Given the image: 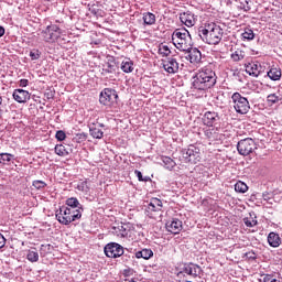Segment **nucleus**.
I'll list each match as a JSON object with an SVG mask.
<instances>
[{"label":"nucleus","instance_id":"1","mask_svg":"<svg viewBox=\"0 0 282 282\" xmlns=\"http://www.w3.org/2000/svg\"><path fill=\"white\" fill-rule=\"evenodd\" d=\"M217 83V75L210 67L202 68L196 76L193 77V87L199 91H206L210 87H215Z\"/></svg>","mask_w":282,"mask_h":282},{"label":"nucleus","instance_id":"2","mask_svg":"<svg viewBox=\"0 0 282 282\" xmlns=\"http://www.w3.org/2000/svg\"><path fill=\"white\" fill-rule=\"evenodd\" d=\"M198 34L207 45H219L224 39V29L216 23H208L198 30Z\"/></svg>","mask_w":282,"mask_h":282},{"label":"nucleus","instance_id":"3","mask_svg":"<svg viewBox=\"0 0 282 282\" xmlns=\"http://www.w3.org/2000/svg\"><path fill=\"white\" fill-rule=\"evenodd\" d=\"M172 42L180 52H188L193 47V37L186 29H176L172 33Z\"/></svg>","mask_w":282,"mask_h":282},{"label":"nucleus","instance_id":"4","mask_svg":"<svg viewBox=\"0 0 282 282\" xmlns=\"http://www.w3.org/2000/svg\"><path fill=\"white\" fill-rule=\"evenodd\" d=\"M55 217L62 226H69V224L80 219V212H73L65 206H62L59 207V210L56 212Z\"/></svg>","mask_w":282,"mask_h":282},{"label":"nucleus","instance_id":"5","mask_svg":"<svg viewBox=\"0 0 282 282\" xmlns=\"http://www.w3.org/2000/svg\"><path fill=\"white\" fill-rule=\"evenodd\" d=\"M231 101L237 113L245 116V113L250 111V101H248V98L241 96V94L234 93L231 96Z\"/></svg>","mask_w":282,"mask_h":282},{"label":"nucleus","instance_id":"6","mask_svg":"<svg viewBox=\"0 0 282 282\" xmlns=\"http://www.w3.org/2000/svg\"><path fill=\"white\" fill-rule=\"evenodd\" d=\"M99 102L105 107H113L118 102V93L116 89L105 88L100 93Z\"/></svg>","mask_w":282,"mask_h":282},{"label":"nucleus","instance_id":"7","mask_svg":"<svg viewBox=\"0 0 282 282\" xmlns=\"http://www.w3.org/2000/svg\"><path fill=\"white\" fill-rule=\"evenodd\" d=\"M145 215L150 219H158L162 217V200L159 198H152L145 208Z\"/></svg>","mask_w":282,"mask_h":282},{"label":"nucleus","instance_id":"8","mask_svg":"<svg viewBox=\"0 0 282 282\" xmlns=\"http://www.w3.org/2000/svg\"><path fill=\"white\" fill-rule=\"evenodd\" d=\"M182 155L185 162H189L191 164H197V162L202 160V152L199 148L195 145H189L187 149H184Z\"/></svg>","mask_w":282,"mask_h":282},{"label":"nucleus","instance_id":"9","mask_svg":"<svg viewBox=\"0 0 282 282\" xmlns=\"http://www.w3.org/2000/svg\"><path fill=\"white\" fill-rule=\"evenodd\" d=\"M42 34L46 43H55V41L63 34V30L56 24H50Z\"/></svg>","mask_w":282,"mask_h":282},{"label":"nucleus","instance_id":"10","mask_svg":"<svg viewBox=\"0 0 282 282\" xmlns=\"http://www.w3.org/2000/svg\"><path fill=\"white\" fill-rule=\"evenodd\" d=\"M257 149V143L252 138L242 139L237 144V151L240 155H250Z\"/></svg>","mask_w":282,"mask_h":282},{"label":"nucleus","instance_id":"11","mask_svg":"<svg viewBox=\"0 0 282 282\" xmlns=\"http://www.w3.org/2000/svg\"><path fill=\"white\" fill-rule=\"evenodd\" d=\"M104 252L109 259H118L124 254V248L117 242H110L106 245Z\"/></svg>","mask_w":282,"mask_h":282},{"label":"nucleus","instance_id":"12","mask_svg":"<svg viewBox=\"0 0 282 282\" xmlns=\"http://www.w3.org/2000/svg\"><path fill=\"white\" fill-rule=\"evenodd\" d=\"M202 267L199 264L189 262L185 263L182 268L181 274H187V276H193L194 279H197L202 276Z\"/></svg>","mask_w":282,"mask_h":282},{"label":"nucleus","instance_id":"13","mask_svg":"<svg viewBox=\"0 0 282 282\" xmlns=\"http://www.w3.org/2000/svg\"><path fill=\"white\" fill-rule=\"evenodd\" d=\"M162 67L167 74H177L180 72V63L175 57L163 59Z\"/></svg>","mask_w":282,"mask_h":282},{"label":"nucleus","instance_id":"14","mask_svg":"<svg viewBox=\"0 0 282 282\" xmlns=\"http://www.w3.org/2000/svg\"><path fill=\"white\" fill-rule=\"evenodd\" d=\"M66 206L68 210H72L73 213H79V217H83V213L85 212V208L83 207V204L78 200L76 197H70L66 199Z\"/></svg>","mask_w":282,"mask_h":282},{"label":"nucleus","instance_id":"15","mask_svg":"<svg viewBox=\"0 0 282 282\" xmlns=\"http://www.w3.org/2000/svg\"><path fill=\"white\" fill-rule=\"evenodd\" d=\"M116 69H118V64L116 63V57L107 56L105 64L102 65L101 74L102 76H107V74H116Z\"/></svg>","mask_w":282,"mask_h":282},{"label":"nucleus","instance_id":"16","mask_svg":"<svg viewBox=\"0 0 282 282\" xmlns=\"http://www.w3.org/2000/svg\"><path fill=\"white\" fill-rule=\"evenodd\" d=\"M180 21L183 25H186V28H193L195 23H197V17L191 11H185L180 13Z\"/></svg>","mask_w":282,"mask_h":282},{"label":"nucleus","instance_id":"17","mask_svg":"<svg viewBox=\"0 0 282 282\" xmlns=\"http://www.w3.org/2000/svg\"><path fill=\"white\" fill-rule=\"evenodd\" d=\"M187 52V61H189V63H192L193 65H197L198 63H202V52L197 48V47H189L188 51H184Z\"/></svg>","mask_w":282,"mask_h":282},{"label":"nucleus","instance_id":"18","mask_svg":"<svg viewBox=\"0 0 282 282\" xmlns=\"http://www.w3.org/2000/svg\"><path fill=\"white\" fill-rule=\"evenodd\" d=\"M182 220L173 218L170 223H166V230L172 232V235H180L182 232Z\"/></svg>","mask_w":282,"mask_h":282},{"label":"nucleus","instance_id":"19","mask_svg":"<svg viewBox=\"0 0 282 282\" xmlns=\"http://www.w3.org/2000/svg\"><path fill=\"white\" fill-rule=\"evenodd\" d=\"M112 235L118 237V239H127V237H129V226L121 224L112 227Z\"/></svg>","mask_w":282,"mask_h":282},{"label":"nucleus","instance_id":"20","mask_svg":"<svg viewBox=\"0 0 282 282\" xmlns=\"http://www.w3.org/2000/svg\"><path fill=\"white\" fill-rule=\"evenodd\" d=\"M217 120H219V115L215 111H207L203 116V122L206 127H213Z\"/></svg>","mask_w":282,"mask_h":282},{"label":"nucleus","instance_id":"21","mask_svg":"<svg viewBox=\"0 0 282 282\" xmlns=\"http://www.w3.org/2000/svg\"><path fill=\"white\" fill-rule=\"evenodd\" d=\"M13 99L15 102L23 104L26 100H30V91L23 89H15L13 91Z\"/></svg>","mask_w":282,"mask_h":282},{"label":"nucleus","instance_id":"22","mask_svg":"<svg viewBox=\"0 0 282 282\" xmlns=\"http://www.w3.org/2000/svg\"><path fill=\"white\" fill-rule=\"evenodd\" d=\"M246 72L249 76L258 78V76L261 74V64L251 63L247 65Z\"/></svg>","mask_w":282,"mask_h":282},{"label":"nucleus","instance_id":"23","mask_svg":"<svg viewBox=\"0 0 282 282\" xmlns=\"http://www.w3.org/2000/svg\"><path fill=\"white\" fill-rule=\"evenodd\" d=\"M268 243L271 248H279V246H281V237H279V234L270 232L268 236Z\"/></svg>","mask_w":282,"mask_h":282},{"label":"nucleus","instance_id":"24","mask_svg":"<svg viewBox=\"0 0 282 282\" xmlns=\"http://www.w3.org/2000/svg\"><path fill=\"white\" fill-rule=\"evenodd\" d=\"M134 67H133V61H131V58H124L121 62V70L124 74H131V72H133Z\"/></svg>","mask_w":282,"mask_h":282},{"label":"nucleus","instance_id":"25","mask_svg":"<svg viewBox=\"0 0 282 282\" xmlns=\"http://www.w3.org/2000/svg\"><path fill=\"white\" fill-rule=\"evenodd\" d=\"M267 76L271 79V80H281V68L278 67H272L270 68V70L267 73Z\"/></svg>","mask_w":282,"mask_h":282},{"label":"nucleus","instance_id":"26","mask_svg":"<svg viewBox=\"0 0 282 282\" xmlns=\"http://www.w3.org/2000/svg\"><path fill=\"white\" fill-rule=\"evenodd\" d=\"M153 257V250L151 249H142L141 251L135 252V258L137 259H145L149 260Z\"/></svg>","mask_w":282,"mask_h":282},{"label":"nucleus","instance_id":"27","mask_svg":"<svg viewBox=\"0 0 282 282\" xmlns=\"http://www.w3.org/2000/svg\"><path fill=\"white\" fill-rule=\"evenodd\" d=\"M142 20L144 25H155V14L151 12L143 13Z\"/></svg>","mask_w":282,"mask_h":282},{"label":"nucleus","instance_id":"28","mask_svg":"<svg viewBox=\"0 0 282 282\" xmlns=\"http://www.w3.org/2000/svg\"><path fill=\"white\" fill-rule=\"evenodd\" d=\"M91 138H95L96 140H101L102 135H105V132L100 130V128H97L95 126H91L89 128Z\"/></svg>","mask_w":282,"mask_h":282},{"label":"nucleus","instance_id":"29","mask_svg":"<svg viewBox=\"0 0 282 282\" xmlns=\"http://www.w3.org/2000/svg\"><path fill=\"white\" fill-rule=\"evenodd\" d=\"M162 162L164 164V167L167 169V171H173V169H175L176 166L175 161L170 156H162Z\"/></svg>","mask_w":282,"mask_h":282},{"label":"nucleus","instance_id":"30","mask_svg":"<svg viewBox=\"0 0 282 282\" xmlns=\"http://www.w3.org/2000/svg\"><path fill=\"white\" fill-rule=\"evenodd\" d=\"M55 153H56V155H59V158H65L69 154V151L67 149H65V145L56 144L55 145Z\"/></svg>","mask_w":282,"mask_h":282},{"label":"nucleus","instance_id":"31","mask_svg":"<svg viewBox=\"0 0 282 282\" xmlns=\"http://www.w3.org/2000/svg\"><path fill=\"white\" fill-rule=\"evenodd\" d=\"M14 155L10 153H0V164L8 165L12 162Z\"/></svg>","mask_w":282,"mask_h":282},{"label":"nucleus","instance_id":"32","mask_svg":"<svg viewBox=\"0 0 282 282\" xmlns=\"http://www.w3.org/2000/svg\"><path fill=\"white\" fill-rule=\"evenodd\" d=\"M243 224L247 226V228H254V226L258 224L257 217H252V215H250V217L243 218Z\"/></svg>","mask_w":282,"mask_h":282},{"label":"nucleus","instance_id":"33","mask_svg":"<svg viewBox=\"0 0 282 282\" xmlns=\"http://www.w3.org/2000/svg\"><path fill=\"white\" fill-rule=\"evenodd\" d=\"M235 191L236 193H248V185L241 181H238L235 184Z\"/></svg>","mask_w":282,"mask_h":282},{"label":"nucleus","instance_id":"34","mask_svg":"<svg viewBox=\"0 0 282 282\" xmlns=\"http://www.w3.org/2000/svg\"><path fill=\"white\" fill-rule=\"evenodd\" d=\"M26 259L31 263H36V261H39V252L36 250H29Z\"/></svg>","mask_w":282,"mask_h":282},{"label":"nucleus","instance_id":"35","mask_svg":"<svg viewBox=\"0 0 282 282\" xmlns=\"http://www.w3.org/2000/svg\"><path fill=\"white\" fill-rule=\"evenodd\" d=\"M159 54L161 56H170L171 55V48L169 47V45L161 44L159 46Z\"/></svg>","mask_w":282,"mask_h":282},{"label":"nucleus","instance_id":"36","mask_svg":"<svg viewBox=\"0 0 282 282\" xmlns=\"http://www.w3.org/2000/svg\"><path fill=\"white\" fill-rule=\"evenodd\" d=\"M242 39L246 41H252L254 39V31H252V29H246L242 33Z\"/></svg>","mask_w":282,"mask_h":282},{"label":"nucleus","instance_id":"37","mask_svg":"<svg viewBox=\"0 0 282 282\" xmlns=\"http://www.w3.org/2000/svg\"><path fill=\"white\" fill-rule=\"evenodd\" d=\"M73 140L74 142H77L78 144H80V142H85L87 140V133L85 132L77 133Z\"/></svg>","mask_w":282,"mask_h":282},{"label":"nucleus","instance_id":"38","mask_svg":"<svg viewBox=\"0 0 282 282\" xmlns=\"http://www.w3.org/2000/svg\"><path fill=\"white\" fill-rule=\"evenodd\" d=\"M232 61L238 63V61H243V52L242 51H236L235 53L231 54Z\"/></svg>","mask_w":282,"mask_h":282},{"label":"nucleus","instance_id":"39","mask_svg":"<svg viewBox=\"0 0 282 282\" xmlns=\"http://www.w3.org/2000/svg\"><path fill=\"white\" fill-rule=\"evenodd\" d=\"M268 102H271V105H275V102H279L280 98L276 96V94H271L267 97Z\"/></svg>","mask_w":282,"mask_h":282},{"label":"nucleus","instance_id":"40","mask_svg":"<svg viewBox=\"0 0 282 282\" xmlns=\"http://www.w3.org/2000/svg\"><path fill=\"white\" fill-rule=\"evenodd\" d=\"M55 138L58 142H63V140H65V138H67V134H65V131L63 130H58L55 134Z\"/></svg>","mask_w":282,"mask_h":282},{"label":"nucleus","instance_id":"41","mask_svg":"<svg viewBox=\"0 0 282 282\" xmlns=\"http://www.w3.org/2000/svg\"><path fill=\"white\" fill-rule=\"evenodd\" d=\"M33 186L37 191H41V188H45V186H47V184L45 182H43V181H34L33 182Z\"/></svg>","mask_w":282,"mask_h":282},{"label":"nucleus","instance_id":"42","mask_svg":"<svg viewBox=\"0 0 282 282\" xmlns=\"http://www.w3.org/2000/svg\"><path fill=\"white\" fill-rule=\"evenodd\" d=\"M134 174L137 175L139 182H149V180H151V177L145 176L144 178L142 177V172L135 170Z\"/></svg>","mask_w":282,"mask_h":282},{"label":"nucleus","instance_id":"43","mask_svg":"<svg viewBox=\"0 0 282 282\" xmlns=\"http://www.w3.org/2000/svg\"><path fill=\"white\" fill-rule=\"evenodd\" d=\"M30 57H31V61H39V58H41V54L39 53V51H31Z\"/></svg>","mask_w":282,"mask_h":282},{"label":"nucleus","instance_id":"44","mask_svg":"<svg viewBox=\"0 0 282 282\" xmlns=\"http://www.w3.org/2000/svg\"><path fill=\"white\" fill-rule=\"evenodd\" d=\"M263 282H281V280L274 278V275L268 274L263 278Z\"/></svg>","mask_w":282,"mask_h":282},{"label":"nucleus","instance_id":"45","mask_svg":"<svg viewBox=\"0 0 282 282\" xmlns=\"http://www.w3.org/2000/svg\"><path fill=\"white\" fill-rule=\"evenodd\" d=\"M262 197H263L264 202H269L270 204H272V196L270 194L264 193L262 195Z\"/></svg>","mask_w":282,"mask_h":282},{"label":"nucleus","instance_id":"46","mask_svg":"<svg viewBox=\"0 0 282 282\" xmlns=\"http://www.w3.org/2000/svg\"><path fill=\"white\" fill-rule=\"evenodd\" d=\"M29 83H30V82H29L28 79H20L19 86H20V87H28Z\"/></svg>","mask_w":282,"mask_h":282},{"label":"nucleus","instance_id":"47","mask_svg":"<svg viewBox=\"0 0 282 282\" xmlns=\"http://www.w3.org/2000/svg\"><path fill=\"white\" fill-rule=\"evenodd\" d=\"M6 246V237L2 236V234L0 232V250L1 248H4Z\"/></svg>","mask_w":282,"mask_h":282},{"label":"nucleus","instance_id":"48","mask_svg":"<svg viewBox=\"0 0 282 282\" xmlns=\"http://www.w3.org/2000/svg\"><path fill=\"white\" fill-rule=\"evenodd\" d=\"M87 182H83L80 185H78L79 191H87Z\"/></svg>","mask_w":282,"mask_h":282},{"label":"nucleus","instance_id":"49","mask_svg":"<svg viewBox=\"0 0 282 282\" xmlns=\"http://www.w3.org/2000/svg\"><path fill=\"white\" fill-rule=\"evenodd\" d=\"M6 34V29L3 26H0V37Z\"/></svg>","mask_w":282,"mask_h":282},{"label":"nucleus","instance_id":"50","mask_svg":"<svg viewBox=\"0 0 282 282\" xmlns=\"http://www.w3.org/2000/svg\"><path fill=\"white\" fill-rule=\"evenodd\" d=\"M3 104V98L0 96V105Z\"/></svg>","mask_w":282,"mask_h":282},{"label":"nucleus","instance_id":"51","mask_svg":"<svg viewBox=\"0 0 282 282\" xmlns=\"http://www.w3.org/2000/svg\"><path fill=\"white\" fill-rule=\"evenodd\" d=\"M207 138H210V132H206Z\"/></svg>","mask_w":282,"mask_h":282},{"label":"nucleus","instance_id":"52","mask_svg":"<svg viewBox=\"0 0 282 282\" xmlns=\"http://www.w3.org/2000/svg\"><path fill=\"white\" fill-rule=\"evenodd\" d=\"M130 282H138V280H135V279H131V281Z\"/></svg>","mask_w":282,"mask_h":282}]
</instances>
